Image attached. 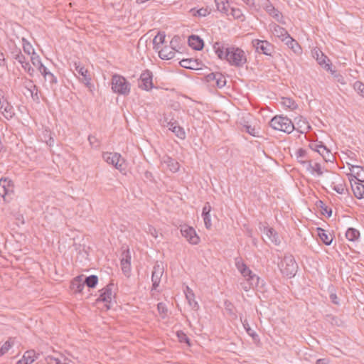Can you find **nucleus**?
Here are the masks:
<instances>
[{
    "label": "nucleus",
    "instance_id": "obj_7",
    "mask_svg": "<svg viewBox=\"0 0 364 364\" xmlns=\"http://www.w3.org/2000/svg\"><path fill=\"white\" fill-rule=\"evenodd\" d=\"M0 112L6 119H11L15 115L14 107L8 101L4 90L1 89H0Z\"/></svg>",
    "mask_w": 364,
    "mask_h": 364
},
{
    "label": "nucleus",
    "instance_id": "obj_17",
    "mask_svg": "<svg viewBox=\"0 0 364 364\" xmlns=\"http://www.w3.org/2000/svg\"><path fill=\"white\" fill-rule=\"evenodd\" d=\"M14 191V184L11 180L8 178L0 179V196L5 198L6 195H9Z\"/></svg>",
    "mask_w": 364,
    "mask_h": 364
},
{
    "label": "nucleus",
    "instance_id": "obj_48",
    "mask_svg": "<svg viewBox=\"0 0 364 364\" xmlns=\"http://www.w3.org/2000/svg\"><path fill=\"white\" fill-rule=\"evenodd\" d=\"M225 84H226L225 77L220 73H218L215 87L222 88L225 85Z\"/></svg>",
    "mask_w": 364,
    "mask_h": 364
},
{
    "label": "nucleus",
    "instance_id": "obj_21",
    "mask_svg": "<svg viewBox=\"0 0 364 364\" xmlns=\"http://www.w3.org/2000/svg\"><path fill=\"white\" fill-rule=\"evenodd\" d=\"M186 298L188 301L189 306L192 309L197 311L199 309L198 303L195 300V294L193 291L188 286L186 287L184 290Z\"/></svg>",
    "mask_w": 364,
    "mask_h": 364
},
{
    "label": "nucleus",
    "instance_id": "obj_3",
    "mask_svg": "<svg viewBox=\"0 0 364 364\" xmlns=\"http://www.w3.org/2000/svg\"><path fill=\"white\" fill-rule=\"evenodd\" d=\"M111 89L115 94L127 96L131 92V84L119 74H114L111 79Z\"/></svg>",
    "mask_w": 364,
    "mask_h": 364
},
{
    "label": "nucleus",
    "instance_id": "obj_62",
    "mask_svg": "<svg viewBox=\"0 0 364 364\" xmlns=\"http://www.w3.org/2000/svg\"><path fill=\"white\" fill-rule=\"evenodd\" d=\"M210 211H211V206H210V203L207 202L203 208L202 215H208V214H210Z\"/></svg>",
    "mask_w": 364,
    "mask_h": 364
},
{
    "label": "nucleus",
    "instance_id": "obj_49",
    "mask_svg": "<svg viewBox=\"0 0 364 364\" xmlns=\"http://www.w3.org/2000/svg\"><path fill=\"white\" fill-rule=\"evenodd\" d=\"M218 73H211L205 76V80L211 86L215 87Z\"/></svg>",
    "mask_w": 364,
    "mask_h": 364
},
{
    "label": "nucleus",
    "instance_id": "obj_2",
    "mask_svg": "<svg viewBox=\"0 0 364 364\" xmlns=\"http://www.w3.org/2000/svg\"><path fill=\"white\" fill-rule=\"evenodd\" d=\"M235 267L246 280L245 282L241 283L245 291H247L250 289L258 286L259 277L250 270L242 259L237 258L235 259Z\"/></svg>",
    "mask_w": 364,
    "mask_h": 364
},
{
    "label": "nucleus",
    "instance_id": "obj_15",
    "mask_svg": "<svg viewBox=\"0 0 364 364\" xmlns=\"http://www.w3.org/2000/svg\"><path fill=\"white\" fill-rule=\"evenodd\" d=\"M331 188L339 194H344L347 191L343 179L338 174L333 175Z\"/></svg>",
    "mask_w": 364,
    "mask_h": 364
},
{
    "label": "nucleus",
    "instance_id": "obj_31",
    "mask_svg": "<svg viewBox=\"0 0 364 364\" xmlns=\"http://www.w3.org/2000/svg\"><path fill=\"white\" fill-rule=\"evenodd\" d=\"M318 154L322 156L326 162H331L334 159V156L331 151L323 144H322L320 149H318Z\"/></svg>",
    "mask_w": 364,
    "mask_h": 364
},
{
    "label": "nucleus",
    "instance_id": "obj_18",
    "mask_svg": "<svg viewBox=\"0 0 364 364\" xmlns=\"http://www.w3.org/2000/svg\"><path fill=\"white\" fill-rule=\"evenodd\" d=\"M349 181L354 196L358 199L364 198V185L362 184L363 182L354 181L353 178H350Z\"/></svg>",
    "mask_w": 364,
    "mask_h": 364
},
{
    "label": "nucleus",
    "instance_id": "obj_59",
    "mask_svg": "<svg viewBox=\"0 0 364 364\" xmlns=\"http://www.w3.org/2000/svg\"><path fill=\"white\" fill-rule=\"evenodd\" d=\"M245 131L249 133L250 135L256 136L258 134V131L255 129V127H252L250 125L245 126Z\"/></svg>",
    "mask_w": 364,
    "mask_h": 364
},
{
    "label": "nucleus",
    "instance_id": "obj_8",
    "mask_svg": "<svg viewBox=\"0 0 364 364\" xmlns=\"http://www.w3.org/2000/svg\"><path fill=\"white\" fill-rule=\"evenodd\" d=\"M114 289L115 286L111 282L100 290V294L97 301L105 302L107 309L110 308V304L114 297Z\"/></svg>",
    "mask_w": 364,
    "mask_h": 364
},
{
    "label": "nucleus",
    "instance_id": "obj_11",
    "mask_svg": "<svg viewBox=\"0 0 364 364\" xmlns=\"http://www.w3.org/2000/svg\"><path fill=\"white\" fill-rule=\"evenodd\" d=\"M75 71L74 72V75L81 82L85 84L86 87H90L92 78L90 72L80 63H75Z\"/></svg>",
    "mask_w": 364,
    "mask_h": 364
},
{
    "label": "nucleus",
    "instance_id": "obj_36",
    "mask_svg": "<svg viewBox=\"0 0 364 364\" xmlns=\"http://www.w3.org/2000/svg\"><path fill=\"white\" fill-rule=\"evenodd\" d=\"M15 338L10 337L0 348V356L4 355L14 346Z\"/></svg>",
    "mask_w": 364,
    "mask_h": 364
},
{
    "label": "nucleus",
    "instance_id": "obj_27",
    "mask_svg": "<svg viewBox=\"0 0 364 364\" xmlns=\"http://www.w3.org/2000/svg\"><path fill=\"white\" fill-rule=\"evenodd\" d=\"M306 169L313 175L316 174L317 176H320L323 174V168L321 165L317 162L313 164L311 160H310L306 165Z\"/></svg>",
    "mask_w": 364,
    "mask_h": 364
},
{
    "label": "nucleus",
    "instance_id": "obj_40",
    "mask_svg": "<svg viewBox=\"0 0 364 364\" xmlns=\"http://www.w3.org/2000/svg\"><path fill=\"white\" fill-rule=\"evenodd\" d=\"M346 237L350 241H355L359 238L360 232L358 230L350 228L346 232Z\"/></svg>",
    "mask_w": 364,
    "mask_h": 364
},
{
    "label": "nucleus",
    "instance_id": "obj_55",
    "mask_svg": "<svg viewBox=\"0 0 364 364\" xmlns=\"http://www.w3.org/2000/svg\"><path fill=\"white\" fill-rule=\"evenodd\" d=\"M323 142L322 141H314L311 142L309 145V147L312 150L317 153H318V149L321 146Z\"/></svg>",
    "mask_w": 364,
    "mask_h": 364
},
{
    "label": "nucleus",
    "instance_id": "obj_12",
    "mask_svg": "<svg viewBox=\"0 0 364 364\" xmlns=\"http://www.w3.org/2000/svg\"><path fill=\"white\" fill-rule=\"evenodd\" d=\"M164 266L161 263L156 262L154 267L152 271V275H151V282H152V289H156V288L159 287L161 277L164 274Z\"/></svg>",
    "mask_w": 364,
    "mask_h": 364
},
{
    "label": "nucleus",
    "instance_id": "obj_38",
    "mask_svg": "<svg viewBox=\"0 0 364 364\" xmlns=\"http://www.w3.org/2000/svg\"><path fill=\"white\" fill-rule=\"evenodd\" d=\"M217 9L222 13L228 14L229 4L228 0H215Z\"/></svg>",
    "mask_w": 364,
    "mask_h": 364
},
{
    "label": "nucleus",
    "instance_id": "obj_63",
    "mask_svg": "<svg viewBox=\"0 0 364 364\" xmlns=\"http://www.w3.org/2000/svg\"><path fill=\"white\" fill-rule=\"evenodd\" d=\"M15 60H16L21 65L27 62L25 56L22 53L17 55Z\"/></svg>",
    "mask_w": 364,
    "mask_h": 364
},
{
    "label": "nucleus",
    "instance_id": "obj_37",
    "mask_svg": "<svg viewBox=\"0 0 364 364\" xmlns=\"http://www.w3.org/2000/svg\"><path fill=\"white\" fill-rule=\"evenodd\" d=\"M285 44L291 49L295 53H299L301 51V47L294 38H292L290 36L287 38L284 41Z\"/></svg>",
    "mask_w": 364,
    "mask_h": 364
},
{
    "label": "nucleus",
    "instance_id": "obj_61",
    "mask_svg": "<svg viewBox=\"0 0 364 364\" xmlns=\"http://www.w3.org/2000/svg\"><path fill=\"white\" fill-rule=\"evenodd\" d=\"M326 57L324 56L323 54L321 55V59L319 58H317V60H318V63L320 64V65H323V64H325V68L328 70H331V65L328 63H326Z\"/></svg>",
    "mask_w": 364,
    "mask_h": 364
},
{
    "label": "nucleus",
    "instance_id": "obj_13",
    "mask_svg": "<svg viewBox=\"0 0 364 364\" xmlns=\"http://www.w3.org/2000/svg\"><path fill=\"white\" fill-rule=\"evenodd\" d=\"M141 83L139 87L144 90L149 91L153 87L152 73L151 71L146 70L140 75Z\"/></svg>",
    "mask_w": 364,
    "mask_h": 364
},
{
    "label": "nucleus",
    "instance_id": "obj_60",
    "mask_svg": "<svg viewBox=\"0 0 364 364\" xmlns=\"http://www.w3.org/2000/svg\"><path fill=\"white\" fill-rule=\"evenodd\" d=\"M157 309L160 314H166L167 312V309L166 307L165 304L160 302L157 304Z\"/></svg>",
    "mask_w": 364,
    "mask_h": 364
},
{
    "label": "nucleus",
    "instance_id": "obj_5",
    "mask_svg": "<svg viewBox=\"0 0 364 364\" xmlns=\"http://www.w3.org/2000/svg\"><path fill=\"white\" fill-rule=\"evenodd\" d=\"M102 159L108 164L113 166L121 173H125L127 165L125 159L122 157L121 154L117 152H105L102 154Z\"/></svg>",
    "mask_w": 364,
    "mask_h": 364
},
{
    "label": "nucleus",
    "instance_id": "obj_44",
    "mask_svg": "<svg viewBox=\"0 0 364 364\" xmlns=\"http://www.w3.org/2000/svg\"><path fill=\"white\" fill-rule=\"evenodd\" d=\"M22 42L24 53L31 56L36 53L34 50V48H33V46L26 38H23Z\"/></svg>",
    "mask_w": 364,
    "mask_h": 364
},
{
    "label": "nucleus",
    "instance_id": "obj_28",
    "mask_svg": "<svg viewBox=\"0 0 364 364\" xmlns=\"http://www.w3.org/2000/svg\"><path fill=\"white\" fill-rule=\"evenodd\" d=\"M188 45L192 48L200 50L203 48V41L198 36L193 35L188 38Z\"/></svg>",
    "mask_w": 364,
    "mask_h": 364
},
{
    "label": "nucleus",
    "instance_id": "obj_25",
    "mask_svg": "<svg viewBox=\"0 0 364 364\" xmlns=\"http://www.w3.org/2000/svg\"><path fill=\"white\" fill-rule=\"evenodd\" d=\"M72 236V240L73 241V246L77 252H80L82 248V245L81 244L83 240L82 235L76 231H72L71 234H70V237Z\"/></svg>",
    "mask_w": 364,
    "mask_h": 364
},
{
    "label": "nucleus",
    "instance_id": "obj_26",
    "mask_svg": "<svg viewBox=\"0 0 364 364\" xmlns=\"http://www.w3.org/2000/svg\"><path fill=\"white\" fill-rule=\"evenodd\" d=\"M272 33L274 36L279 38L281 41H285L287 38L290 36L287 30L279 25H274Z\"/></svg>",
    "mask_w": 364,
    "mask_h": 364
},
{
    "label": "nucleus",
    "instance_id": "obj_33",
    "mask_svg": "<svg viewBox=\"0 0 364 364\" xmlns=\"http://www.w3.org/2000/svg\"><path fill=\"white\" fill-rule=\"evenodd\" d=\"M296 159L302 165H307L310 160L307 159V152L305 149H299L295 153Z\"/></svg>",
    "mask_w": 364,
    "mask_h": 364
},
{
    "label": "nucleus",
    "instance_id": "obj_45",
    "mask_svg": "<svg viewBox=\"0 0 364 364\" xmlns=\"http://www.w3.org/2000/svg\"><path fill=\"white\" fill-rule=\"evenodd\" d=\"M180 65L187 69H196V61L193 59H183L180 61Z\"/></svg>",
    "mask_w": 364,
    "mask_h": 364
},
{
    "label": "nucleus",
    "instance_id": "obj_22",
    "mask_svg": "<svg viewBox=\"0 0 364 364\" xmlns=\"http://www.w3.org/2000/svg\"><path fill=\"white\" fill-rule=\"evenodd\" d=\"M262 6L270 16L274 18L277 21H279V18L282 17V14L276 9L268 0H264Z\"/></svg>",
    "mask_w": 364,
    "mask_h": 364
},
{
    "label": "nucleus",
    "instance_id": "obj_47",
    "mask_svg": "<svg viewBox=\"0 0 364 364\" xmlns=\"http://www.w3.org/2000/svg\"><path fill=\"white\" fill-rule=\"evenodd\" d=\"M21 85L25 87L26 90H29L34 87L35 85L31 79H28L26 76L22 77L21 78Z\"/></svg>",
    "mask_w": 364,
    "mask_h": 364
},
{
    "label": "nucleus",
    "instance_id": "obj_19",
    "mask_svg": "<svg viewBox=\"0 0 364 364\" xmlns=\"http://www.w3.org/2000/svg\"><path fill=\"white\" fill-rule=\"evenodd\" d=\"M294 121L296 124L294 125V129H296L301 134L306 133L311 129V127L308 121L301 116L295 117Z\"/></svg>",
    "mask_w": 364,
    "mask_h": 364
},
{
    "label": "nucleus",
    "instance_id": "obj_32",
    "mask_svg": "<svg viewBox=\"0 0 364 364\" xmlns=\"http://www.w3.org/2000/svg\"><path fill=\"white\" fill-rule=\"evenodd\" d=\"M318 235L321 240L326 245H330L332 242L333 237L331 234L327 233V232L321 228H317Z\"/></svg>",
    "mask_w": 364,
    "mask_h": 364
},
{
    "label": "nucleus",
    "instance_id": "obj_42",
    "mask_svg": "<svg viewBox=\"0 0 364 364\" xmlns=\"http://www.w3.org/2000/svg\"><path fill=\"white\" fill-rule=\"evenodd\" d=\"M98 282V278L95 275H91L87 277L83 276V282L84 285H87V287L90 288H94Z\"/></svg>",
    "mask_w": 364,
    "mask_h": 364
},
{
    "label": "nucleus",
    "instance_id": "obj_58",
    "mask_svg": "<svg viewBox=\"0 0 364 364\" xmlns=\"http://www.w3.org/2000/svg\"><path fill=\"white\" fill-rule=\"evenodd\" d=\"M88 141L92 147L97 148L100 146V143L95 136H89Z\"/></svg>",
    "mask_w": 364,
    "mask_h": 364
},
{
    "label": "nucleus",
    "instance_id": "obj_14",
    "mask_svg": "<svg viewBox=\"0 0 364 364\" xmlns=\"http://www.w3.org/2000/svg\"><path fill=\"white\" fill-rule=\"evenodd\" d=\"M348 165L350 166L349 169L350 171L348 178H353L354 181L364 182V167L353 165L349 163H348Z\"/></svg>",
    "mask_w": 364,
    "mask_h": 364
},
{
    "label": "nucleus",
    "instance_id": "obj_9",
    "mask_svg": "<svg viewBox=\"0 0 364 364\" xmlns=\"http://www.w3.org/2000/svg\"><path fill=\"white\" fill-rule=\"evenodd\" d=\"M252 46L259 53L266 55H272L274 51V46L267 41L254 39L252 41Z\"/></svg>",
    "mask_w": 364,
    "mask_h": 364
},
{
    "label": "nucleus",
    "instance_id": "obj_29",
    "mask_svg": "<svg viewBox=\"0 0 364 364\" xmlns=\"http://www.w3.org/2000/svg\"><path fill=\"white\" fill-rule=\"evenodd\" d=\"M122 270L125 275H128L131 270V256L129 251L127 252L125 256L121 259Z\"/></svg>",
    "mask_w": 364,
    "mask_h": 364
},
{
    "label": "nucleus",
    "instance_id": "obj_43",
    "mask_svg": "<svg viewBox=\"0 0 364 364\" xmlns=\"http://www.w3.org/2000/svg\"><path fill=\"white\" fill-rule=\"evenodd\" d=\"M228 15H231L234 18L239 19L240 21H243L245 19V16L240 9L237 8H230Z\"/></svg>",
    "mask_w": 364,
    "mask_h": 364
},
{
    "label": "nucleus",
    "instance_id": "obj_57",
    "mask_svg": "<svg viewBox=\"0 0 364 364\" xmlns=\"http://www.w3.org/2000/svg\"><path fill=\"white\" fill-rule=\"evenodd\" d=\"M31 61L35 67L39 65L42 63L39 55L37 53L31 56Z\"/></svg>",
    "mask_w": 364,
    "mask_h": 364
},
{
    "label": "nucleus",
    "instance_id": "obj_56",
    "mask_svg": "<svg viewBox=\"0 0 364 364\" xmlns=\"http://www.w3.org/2000/svg\"><path fill=\"white\" fill-rule=\"evenodd\" d=\"M28 92H30L32 98L33 100L35 101H38L39 100V97H38V89L37 87V86L35 85L34 87H33L32 89L29 90Z\"/></svg>",
    "mask_w": 364,
    "mask_h": 364
},
{
    "label": "nucleus",
    "instance_id": "obj_51",
    "mask_svg": "<svg viewBox=\"0 0 364 364\" xmlns=\"http://www.w3.org/2000/svg\"><path fill=\"white\" fill-rule=\"evenodd\" d=\"M354 89L364 97V84L357 81L354 83Z\"/></svg>",
    "mask_w": 364,
    "mask_h": 364
},
{
    "label": "nucleus",
    "instance_id": "obj_53",
    "mask_svg": "<svg viewBox=\"0 0 364 364\" xmlns=\"http://www.w3.org/2000/svg\"><path fill=\"white\" fill-rule=\"evenodd\" d=\"M145 231L153 236L154 238L158 237V231L157 230L151 225H148L147 228L145 229Z\"/></svg>",
    "mask_w": 364,
    "mask_h": 364
},
{
    "label": "nucleus",
    "instance_id": "obj_52",
    "mask_svg": "<svg viewBox=\"0 0 364 364\" xmlns=\"http://www.w3.org/2000/svg\"><path fill=\"white\" fill-rule=\"evenodd\" d=\"M202 217H203V221H204L205 227L206 228V229L210 230L211 228H212V223H211V219H210V214H208V215H203Z\"/></svg>",
    "mask_w": 364,
    "mask_h": 364
},
{
    "label": "nucleus",
    "instance_id": "obj_24",
    "mask_svg": "<svg viewBox=\"0 0 364 364\" xmlns=\"http://www.w3.org/2000/svg\"><path fill=\"white\" fill-rule=\"evenodd\" d=\"M159 56L163 60H171L175 57V49L171 46H164L157 50Z\"/></svg>",
    "mask_w": 364,
    "mask_h": 364
},
{
    "label": "nucleus",
    "instance_id": "obj_20",
    "mask_svg": "<svg viewBox=\"0 0 364 364\" xmlns=\"http://www.w3.org/2000/svg\"><path fill=\"white\" fill-rule=\"evenodd\" d=\"M161 164H166L167 168L173 173L177 172L180 168L179 163L168 156L162 157Z\"/></svg>",
    "mask_w": 364,
    "mask_h": 364
},
{
    "label": "nucleus",
    "instance_id": "obj_46",
    "mask_svg": "<svg viewBox=\"0 0 364 364\" xmlns=\"http://www.w3.org/2000/svg\"><path fill=\"white\" fill-rule=\"evenodd\" d=\"M191 12L195 16H198L205 17L210 13V10L208 8H200L198 10L193 9L191 10Z\"/></svg>",
    "mask_w": 364,
    "mask_h": 364
},
{
    "label": "nucleus",
    "instance_id": "obj_1",
    "mask_svg": "<svg viewBox=\"0 0 364 364\" xmlns=\"http://www.w3.org/2000/svg\"><path fill=\"white\" fill-rule=\"evenodd\" d=\"M213 49L220 60H227L232 66L242 67L247 62L245 53L241 48L225 47L221 43L216 42L213 45Z\"/></svg>",
    "mask_w": 364,
    "mask_h": 364
},
{
    "label": "nucleus",
    "instance_id": "obj_34",
    "mask_svg": "<svg viewBox=\"0 0 364 364\" xmlns=\"http://www.w3.org/2000/svg\"><path fill=\"white\" fill-rule=\"evenodd\" d=\"M281 104L286 109H289L290 111L295 110L298 107L295 101L289 97H282Z\"/></svg>",
    "mask_w": 364,
    "mask_h": 364
},
{
    "label": "nucleus",
    "instance_id": "obj_30",
    "mask_svg": "<svg viewBox=\"0 0 364 364\" xmlns=\"http://www.w3.org/2000/svg\"><path fill=\"white\" fill-rule=\"evenodd\" d=\"M266 235L270 240V241L274 243L275 245H279L281 243L280 238L278 235V233L276 230L272 228H268L266 229L265 232Z\"/></svg>",
    "mask_w": 364,
    "mask_h": 364
},
{
    "label": "nucleus",
    "instance_id": "obj_39",
    "mask_svg": "<svg viewBox=\"0 0 364 364\" xmlns=\"http://www.w3.org/2000/svg\"><path fill=\"white\" fill-rule=\"evenodd\" d=\"M66 358L54 356V355H48L46 358V364H66L65 363Z\"/></svg>",
    "mask_w": 364,
    "mask_h": 364
},
{
    "label": "nucleus",
    "instance_id": "obj_23",
    "mask_svg": "<svg viewBox=\"0 0 364 364\" xmlns=\"http://www.w3.org/2000/svg\"><path fill=\"white\" fill-rule=\"evenodd\" d=\"M84 287L83 275L76 277L70 284V289L75 293H80Z\"/></svg>",
    "mask_w": 364,
    "mask_h": 364
},
{
    "label": "nucleus",
    "instance_id": "obj_50",
    "mask_svg": "<svg viewBox=\"0 0 364 364\" xmlns=\"http://www.w3.org/2000/svg\"><path fill=\"white\" fill-rule=\"evenodd\" d=\"M22 68L23 70L28 74L30 77H33L34 75V69L31 66L30 63L27 61L24 64H23Z\"/></svg>",
    "mask_w": 364,
    "mask_h": 364
},
{
    "label": "nucleus",
    "instance_id": "obj_6",
    "mask_svg": "<svg viewBox=\"0 0 364 364\" xmlns=\"http://www.w3.org/2000/svg\"><path fill=\"white\" fill-rule=\"evenodd\" d=\"M281 272L288 277H292L297 271V264L291 255H286L279 264Z\"/></svg>",
    "mask_w": 364,
    "mask_h": 364
},
{
    "label": "nucleus",
    "instance_id": "obj_10",
    "mask_svg": "<svg viewBox=\"0 0 364 364\" xmlns=\"http://www.w3.org/2000/svg\"><path fill=\"white\" fill-rule=\"evenodd\" d=\"M180 231L183 237L191 245H198L200 241V237L196 233L195 229L188 225H181Z\"/></svg>",
    "mask_w": 364,
    "mask_h": 364
},
{
    "label": "nucleus",
    "instance_id": "obj_41",
    "mask_svg": "<svg viewBox=\"0 0 364 364\" xmlns=\"http://www.w3.org/2000/svg\"><path fill=\"white\" fill-rule=\"evenodd\" d=\"M22 358L26 364H32L37 359V356L34 350H27L24 353Z\"/></svg>",
    "mask_w": 364,
    "mask_h": 364
},
{
    "label": "nucleus",
    "instance_id": "obj_4",
    "mask_svg": "<svg viewBox=\"0 0 364 364\" xmlns=\"http://www.w3.org/2000/svg\"><path fill=\"white\" fill-rule=\"evenodd\" d=\"M269 126L278 131L290 134L294 130V124L290 119L282 115H277L274 117L269 122Z\"/></svg>",
    "mask_w": 364,
    "mask_h": 364
},
{
    "label": "nucleus",
    "instance_id": "obj_64",
    "mask_svg": "<svg viewBox=\"0 0 364 364\" xmlns=\"http://www.w3.org/2000/svg\"><path fill=\"white\" fill-rule=\"evenodd\" d=\"M36 68L41 73L42 75L48 71L47 68L44 66L42 63L39 65L36 66Z\"/></svg>",
    "mask_w": 364,
    "mask_h": 364
},
{
    "label": "nucleus",
    "instance_id": "obj_54",
    "mask_svg": "<svg viewBox=\"0 0 364 364\" xmlns=\"http://www.w3.org/2000/svg\"><path fill=\"white\" fill-rule=\"evenodd\" d=\"M43 76L44 77L45 80L48 81L50 84H53L56 82L55 77L53 75V74L48 70L46 73H44Z\"/></svg>",
    "mask_w": 364,
    "mask_h": 364
},
{
    "label": "nucleus",
    "instance_id": "obj_35",
    "mask_svg": "<svg viewBox=\"0 0 364 364\" xmlns=\"http://www.w3.org/2000/svg\"><path fill=\"white\" fill-rule=\"evenodd\" d=\"M166 35L164 32H159L153 39L154 49L159 50L161 46L164 43Z\"/></svg>",
    "mask_w": 364,
    "mask_h": 364
},
{
    "label": "nucleus",
    "instance_id": "obj_16",
    "mask_svg": "<svg viewBox=\"0 0 364 364\" xmlns=\"http://www.w3.org/2000/svg\"><path fill=\"white\" fill-rule=\"evenodd\" d=\"M165 126L180 139H184L186 138L184 129L178 124L177 121H170L167 122V124Z\"/></svg>",
    "mask_w": 364,
    "mask_h": 364
}]
</instances>
